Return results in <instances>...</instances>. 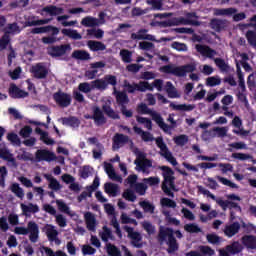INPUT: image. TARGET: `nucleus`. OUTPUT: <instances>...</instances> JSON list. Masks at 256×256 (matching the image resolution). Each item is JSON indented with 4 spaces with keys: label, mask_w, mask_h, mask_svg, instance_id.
I'll return each instance as SVG.
<instances>
[{
    "label": "nucleus",
    "mask_w": 256,
    "mask_h": 256,
    "mask_svg": "<svg viewBox=\"0 0 256 256\" xmlns=\"http://www.w3.org/2000/svg\"><path fill=\"white\" fill-rule=\"evenodd\" d=\"M92 113V115L88 114L84 117L85 119H92L96 127H101L102 125H105V123H107V117H105V115H107L109 119H121L119 113L111 107V101L104 102L102 104V110L99 106H94L92 108Z\"/></svg>",
    "instance_id": "f257e3e1"
},
{
    "label": "nucleus",
    "mask_w": 256,
    "mask_h": 256,
    "mask_svg": "<svg viewBox=\"0 0 256 256\" xmlns=\"http://www.w3.org/2000/svg\"><path fill=\"white\" fill-rule=\"evenodd\" d=\"M175 234L177 238H175ZM177 239H183V233H181V230H176L174 232L173 228H165L163 226L159 227L158 242L160 245H163V243L168 245L167 253H169V255H173V253L179 251V242H177Z\"/></svg>",
    "instance_id": "f03ea898"
},
{
    "label": "nucleus",
    "mask_w": 256,
    "mask_h": 256,
    "mask_svg": "<svg viewBox=\"0 0 256 256\" xmlns=\"http://www.w3.org/2000/svg\"><path fill=\"white\" fill-rule=\"evenodd\" d=\"M198 191L202 193V195H207V197H210L213 201H216L217 205L221 207L222 211H227V209L230 210V221H235L237 218L235 215V211L238 213H241L243 209L237 202H233L231 200H223L222 198H217L214 194L211 193V191L205 189L203 186H198ZM233 209L235 211H233Z\"/></svg>",
    "instance_id": "7ed1b4c3"
},
{
    "label": "nucleus",
    "mask_w": 256,
    "mask_h": 256,
    "mask_svg": "<svg viewBox=\"0 0 256 256\" xmlns=\"http://www.w3.org/2000/svg\"><path fill=\"white\" fill-rule=\"evenodd\" d=\"M160 170L163 172L162 175L164 177L162 191L165 195L173 199L175 197V193H173L171 189L175 191V176H173L175 175V172L169 166H161Z\"/></svg>",
    "instance_id": "20e7f679"
},
{
    "label": "nucleus",
    "mask_w": 256,
    "mask_h": 256,
    "mask_svg": "<svg viewBox=\"0 0 256 256\" xmlns=\"http://www.w3.org/2000/svg\"><path fill=\"white\" fill-rule=\"evenodd\" d=\"M197 67L195 64H185L176 66L174 64L164 65L160 68L161 73L166 75H174V77H187V73H193Z\"/></svg>",
    "instance_id": "39448f33"
},
{
    "label": "nucleus",
    "mask_w": 256,
    "mask_h": 256,
    "mask_svg": "<svg viewBox=\"0 0 256 256\" xmlns=\"http://www.w3.org/2000/svg\"><path fill=\"white\" fill-rule=\"evenodd\" d=\"M33 35H41L42 33H51L50 36L42 37V43L44 45H53V43H57L59 39H57V35H59V28L53 25H47L42 27H36L31 30Z\"/></svg>",
    "instance_id": "423d86ee"
},
{
    "label": "nucleus",
    "mask_w": 256,
    "mask_h": 256,
    "mask_svg": "<svg viewBox=\"0 0 256 256\" xmlns=\"http://www.w3.org/2000/svg\"><path fill=\"white\" fill-rule=\"evenodd\" d=\"M116 103L120 107V111L124 117L131 119L133 117V110H128L127 106L129 105V95L125 91H116Z\"/></svg>",
    "instance_id": "0eeeda50"
},
{
    "label": "nucleus",
    "mask_w": 256,
    "mask_h": 256,
    "mask_svg": "<svg viewBox=\"0 0 256 256\" xmlns=\"http://www.w3.org/2000/svg\"><path fill=\"white\" fill-rule=\"evenodd\" d=\"M152 119L153 121H155L156 125H158V127L168 135H171V130L177 127V121L171 115H169L167 119V121L171 123V125L165 123V120H163V117L159 113H153Z\"/></svg>",
    "instance_id": "6e6552de"
},
{
    "label": "nucleus",
    "mask_w": 256,
    "mask_h": 256,
    "mask_svg": "<svg viewBox=\"0 0 256 256\" xmlns=\"http://www.w3.org/2000/svg\"><path fill=\"white\" fill-rule=\"evenodd\" d=\"M156 145L158 149H160V155L161 157H164L168 163H171L173 167H176L178 165L177 159L173 157V153L169 151V148L167 147V144H165V141H163V137L156 138Z\"/></svg>",
    "instance_id": "1a4fd4ad"
},
{
    "label": "nucleus",
    "mask_w": 256,
    "mask_h": 256,
    "mask_svg": "<svg viewBox=\"0 0 256 256\" xmlns=\"http://www.w3.org/2000/svg\"><path fill=\"white\" fill-rule=\"evenodd\" d=\"M30 73H32L34 79H47L49 75V69L43 63H37L30 68Z\"/></svg>",
    "instance_id": "9d476101"
},
{
    "label": "nucleus",
    "mask_w": 256,
    "mask_h": 256,
    "mask_svg": "<svg viewBox=\"0 0 256 256\" xmlns=\"http://www.w3.org/2000/svg\"><path fill=\"white\" fill-rule=\"evenodd\" d=\"M124 231H126L129 239H131V245H133V247H136V249H141V247H143V244L141 243L143 240L141 233L135 232L133 227L130 226H124Z\"/></svg>",
    "instance_id": "9b49d317"
},
{
    "label": "nucleus",
    "mask_w": 256,
    "mask_h": 256,
    "mask_svg": "<svg viewBox=\"0 0 256 256\" xmlns=\"http://www.w3.org/2000/svg\"><path fill=\"white\" fill-rule=\"evenodd\" d=\"M53 99L62 109L69 107L72 101L71 96L61 90L53 94Z\"/></svg>",
    "instance_id": "f8f14e48"
},
{
    "label": "nucleus",
    "mask_w": 256,
    "mask_h": 256,
    "mask_svg": "<svg viewBox=\"0 0 256 256\" xmlns=\"http://www.w3.org/2000/svg\"><path fill=\"white\" fill-rule=\"evenodd\" d=\"M36 161H46L47 163H51V161H57V156L55 152L49 151L47 149H39L35 153Z\"/></svg>",
    "instance_id": "ddd939ff"
},
{
    "label": "nucleus",
    "mask_w": 256,
    "mask_h": 256,
    "mask_svg": "<svg viewBox=\"0 0 256 256\" xmlns=\"http://www.w3.org/2000/svg\"><path fill=\"white\" fill-rule=\"evenodd\" d=\"M68 51H71V44H61L59 46H52L48 50L50 57H63Z\"/></svg>",
    "instance_id": "4468645a"
},
{
    "label": "nucleus",
    "mask_w": 256,
    "mask_h": 256,
    "mask_svg": "<svg viewBox=\"0 0 256 256\" xmlns=\"http://www.w3.org/2000/svg\"><path fill=\"white\" fill-rule=\"evenodd\" d=\"M8 93L11 99H25L26 97H29V92L22 90L15 83L10 84Z\"/></svg>",
    "instance_id": "2eb2a0df"
},
{
    "label": "nucleus",
    "mask_w": 256,
    "mask_h": 256,
    "mask_svg": "<svg viewBox=\"0 0 256 256\" xmlns=\"http://www.w3.org/2000/svg\"><path fill=\"white\" fill-rule=\"evenodd\" d=\"M177 19L179 25H194L195 27L201 25V22L197 20V13L195 12H188L185 14V18L180 17Z\"/></svg>",
    "instance_id": "dca6fc26"
},
{
    "label": "nucleus",
    "mask_w": 256,
    "mask_h": 256,
    "mask_svg": "<svg viewBox=\"0 0 256 256\" xmlns=\"http://www.w3.org/2000/svg\"><path fill=\"white\" fill-rule=\"evenodd\" d=\"M149 30L142 28L138 30L137 33L131 34V39L133 41H156L155 36L147 34Z\"/></svg>",
    "instance_id": "f3484780"
},
{
    "label": "nucleus",
    "mask_w": 256,
    "mask_h": 256,
    "mask_svg": "<svg viewBox=\"0 0 256 256\" xmlns=\"http://www.w3.org/2000/svg\"><path fill=\"white\" fill-rule=\"evenodd\" d=\"M210 28L216 33H221L227 29L228 22L226 19L212 18L210 20Z\"/></svg>",
    "instance_id": "a211bd4d"
},
{
    "label": "nucleus",
    "mask_w": 256,
    "mask_h": 256,
    "mask_svg": "<svg viewBox=\"0 0 256 256\" xmlns=\"http://www.w3.org/2000/svg\"><path fill=\"white\" fill-rule=\"evenodd\" d=\"M199 251L192 250L188 253H186V256H213L215 255V250L211 248V246H199Z\"/></svg>",
    "instance_id": "6ab92c4d"
},
{
    "label": "nucleus",
    "mask_w": 256,
    "mask_h": 256,
    "mask_svg": "<svg viewBox=\"0 0 256 256\" xmlns=\"http://www.w3.org/2000/svg\"><path fill=\"white\" fill-rule=\"evenodd\" d=\"M196 50L202 57H207L208 59H213L215 55H217V51H215L213 48L209 47L208 45H196Z\"/></svg>",
    "instance_id": "aec40b11"
},
{
    "label": "nucleus",
    "mask_w": 256,
    "mask_h": 256,
    "mask_svg": "<svg viewBox=\"0 0 256 256\" xmlns=\"http://www.w3.org/2000/svg\"><path fill=\"white\" fill-rule=\"evenodd\" d=\"M28 233H30L29 235V239L31 241V243H37L38 239H39V225H37V223L30 221L28 222Z\"/></svg>",
    "instance_id": "412c9836"
},
{
    "label": "nucleus",
    "mask_w": 256,
    "mask_h": 256,
    "mask_svg": "<svg viewBox=\"0 0 256 256\" xmlns=\"http://www.w3.org/2000/svg\"><path fill=\"white\" fill-rule=\"evenodd\" d=\"M84 219L86 221L88 231L95 233V231H97V220L95 219V215H93L91 212H86L84 214Z\"/></svg>",
    "instance_id": "4be33fe9"
},
{
    "label": "nucleus",
    "mask_w": 256,
    "mask_h": 256,
    "mask_svg": "<svg viewBox=\"0 0 256 256\" xmlns=\"http://www.w3.org/2000/svg\"><path fill=\"white\" fill-rule=\"evenodd\" d=\"M241 229V224L239 222H234L230 225H226L224 228V234L226 237H235L237 233H239V230Z\"/></svg>",
    "instance_id": "5701e85b"
},
{
    "label": "nucleus",
    "mask_w": 256,
    "mask_h": 256,
    "mask_svg": "<svg viewBox=\"0 0 256 256\" xmlns=\"http://www.w3.org/2000/svg\"><path fill=\"white\" fill-rule=\"evenodd\" d=\"M104 169L109 179H112V181H118L120 183L123 181V178H121V176L117 175V173L115 172V168H113V164L105 162Z\"/></svg>",
    "instance_id": "b1692460"
},
{
    "label": "nucleus",
    "mask_w": 256,
    "mask_h": 256,
    "mask_svg": "<svg viewBox=\"0 0 256 256\" xmlns=\"http://www.w3.org/2000/svg\"><path fill=\"white\" fill-rule=\"evenodd\" d=\"M129 143V136L121 133H116L113 137V149H119L120 145Z\"/></svg>",
    "instance_id": "393cba45"
},
{
    "label": "nucleus",
    "mask_w": 256,
    "mask_h": 256,
    "mask_svg": "<svg viewBox=\"0 0 256 256\" xmlns=\"http://www.w3.org/2000/svg\"><path fill=\"white\" fill-rule=\"evenodd\" d=\"M242 245L246 249H256V236L255 235H244L241 238Z\"/></svg>",
    "instance_id": "a878e982"
},
{
    "label": "nucleus",
    "mask_w": 256,
    "mask_h": 256,
    "mask_svg": "<svg viewBox=\"0 0 256 256\" xmlns=\"http://www.w3.org/2000/svg\"><path fill=\"white\" fill-rule=\"evenodd\" d=\"M61 121H62V125H65L66 127H72L73 129L81 125V121L79 120V118L75 116L61 118Z\"/></svg>",
    "instance_id": "bb28decb"
},
{
    "label": "nucleus",
    "mask_w": 256,
    "mask_h": 256,
    "mask_svg": "<svg viewBox=\"0 0 256 256\" xmlns=\"http://www.w3.org/2000/svg\"><path fill=\"white\" fill-rule=\"evenodd\" d=\"M0 159H4V161H8L11 163L12 167H17V160L13 157L11 152L7 149H0Z\"/></svg>",
    "instance_id": "cd10ccee"
},
{
    "label": "nucleus",
    "mask_w": 256,
    "mask_h": 256,
    "mask_svg": "<svg viewBox=\"0 0 256 256\" xmlns=\"http://www.w3.org/2000/svg\"><path fill=\"white\" fill-rule=\"evenodd\" d=\"M133 131L134 133H136V135H140L142 141H145V143H149V141H153L154 139L152 133L143 131V129H141L140 127L134 126Z\"/></svg>",
    "instance_id": "c85d7f7f"
},
{
    "label": "nucleus",
    "mask_w": 256,
    "mask_h": 256,
    "mask_svg": "<svg viewBox=\"0 0 256 256\" xmlns=\"http://www.w3.org/2000/svg\"><path fill=\"white\" fill-rule=\"evenodd\" d=\"M23 215L29 217L30 213H39V206L37 204L29 203L28 205H20Z\"/></svg>",
    "instance_id": "c756f323"
},
{
    "label": "nucleus",
    "mask_w": 256,
    "mask_h": 256,
    "mask_svg": "<svg viewBox=\"0 0 256 256\" xmlns=\"http://www.w3.org/2000/svg\"><path fill=\"white\" fill-rule=\"evenodd\" d=\"M57 235H59V232L55 229V226L49 225L46 229V236L49 241H56V243L59 245L61 240L57 238Z\"/></svg>",
    "instance_id": "7c9ffc66"
},
{
    "label": "nucleus",
    "mask_w": 256,
    "mask_h": 256,
    "mask_svg": "<svg viewBox=\"0 0 256 256\" xmlns=\"http://www.w3.org/2000/svg\"><path fill=\"white\" fill-rule=\"evenodd\" d=\"M44 13H48L50 17H57V15H62L63 8L57 7L55 5H48L42 9Z\"/></svg>",
    "instance_id": "2f4dec72"
},
{
    "label": "nucleus",
    "mask_w": 256,
    "mask_h": 256,
    "mask_svg": "<svg viewBox=\"0 0 256 256\" xmlns=\"http://www.w3.org/2000/svg\"><path fill=\"white\" fill-rule=\"evenodd\" d=\"M104 191L111 197H117L119 186L115 183L107 182L104 184Z\"/></svg>",
    "instance_id": "473e14b6"
},
{
    "label": "nucleus",
    "mask_w": 256,
    "mask_h": 256,
    "mask_svg": "<svg viewBox=\"0 0 256 256\" xmlns=\"http://www.w3.org/2000/svg\"><path fill=\"white\" fill-rule=\"evenodd\" d=\"M72 59H77L78 61H89V59H91V54L85 50H74L72 53Z\"/></svg>",
    "instance_id": "72a5a7b5"
},
{
    "label": "nucleus",
    "mask_w": 256,
    "mask_h": 256,
    "mask_svg": "<svg viewBox=\"0 0 256 256\" xmlns=\"http://www.w3.org/2000/svg\"><path fill=\"white\" fill-rule=\"evenodd\" d=\"M166 93L170 99H179L181 95H179V92L177 91V88L173 86V83L168 81L166 82Z\"/></svg>",
    "instance_id": "f704fd0d"
},
{
    "label": "nucleus",
    "mask_w": 256,
    "mask_h": 256,
    "mask_svg": "<svg viewBox=\"0 0 256 256\" xmlns=\"http://www.w3.org/2000/svg\"><path fill=\"white\" fill-rule=\"evenodd\" d=\"M87 46L89 47L90 51H105L107 49V46L103 44L101 41H95V40H89L87 42Z\"/></svg>",
    "instance_id": "c9c22d12"
},
{
    "label": "nucleus",
    "mask_w": 256,
    "mask_h": 256,
    "mask_svg": "<svg viewBox=\"0 0 256 256\" xmlns=\"http://www.w3.org/2000/svg\"><path fill=\"white\" fill-rule=\"evenodd\" d=\"M61 33H63L65 37L74 39V41H79L83 39V36H81V34L77 30L64 28L61 30Z\"/></svg>",
    "instance_id": "e433bc0d"
},
{
    "label": "nucleus",
    "mask_w": 256,
    "mask_h": 256,
    "mask_svg": "<svg viewBox=\"0 0 256 256\" xmlns=\"http://www.w3.org/2000/svg\"><path fill=\"white\" fill-rule=\"evenodd\" d=\"M134 165H136L137 171H142V173H149L147 172V169L150 167H153V161L151 160H145L143 162L134 161Z\"/></svg>",
    "instance_id": "4c0bfd02"
},
{
    "label": "nucleus",
    "mask_w": 256,
    "mask_h": 256,
    "mask_svg": "<svg viewBox=\"0 0 256 256\" xmlns=\"http://www.w3.org/2000/svg\"><path fill=\"white\" fill-rule=\"evenodd\" d=\"M235 13H237V9L236 8H218L215 9L214 11V15H216L217 17L220 16H227V17H231V15H235Z\"/></svg>",
    "instance_id": "58836bf2"
},
{
    "label": "nucleus",
    "mask_w": 256,
    "mask_h": 256,
    "mask_svg": "<svg viewBox=\"0 0 256 256\" xmlns=\"http://www.w3.org/2000/svg\"><path fill=\"white\" fill-rule=\"evenodd\" d=\"M170 107L174 111H193L195 109L194 104H175L173 102L170 103Z\"/></svg>",
    "instance_id": "ea45409f"
},
{
    "label": "nucleus",
    "mask_w": 256,
    "mask_h": 256,
    "mask_svg": "<svg viewBox=\"0 0 256 256\" xmlns=\"http://www.w3.org/2000/svg\"><path fill=\"white\" fill-rule=\"evenodd\" d=\"M227 251H229L230 255H237L243 251V246L239 242H233L230 245L226 246Z\"/></svg>",
    "instance_id": "a19ab883"
},
{
    "label": "nucleus",
    "mask_w": 256,
    "mask_h": 256,
    "mask_svg": "<svg viewBox=\"0 0 256 256\" xmlns=\"http://www.w3.org/2000/svg\"><path fill=\"white\" fill-rule=\"evenodd\" d=\"M44 177L49 181V188L53 191H59L61 184L51 174H44Z\"/></svg>",
    "instance_id": "79ce46f5"
},
{
    "label": "nucleus",
    "mask_w": 256,
    "mask_h": 256,
    "mask_svg": "<svg viewBox=\"0 0 256 256\" xmlns=\"http://www.w3.org/2000/svg\"><path fill=\"white\" fill-rule=\"evenodd\" d=\"M124 89H126L127 93L133 94L135 91H139V88L141 87V82L139 83H129V81L124 80L123 84Z\"/></svg>",
    "instance_id": "37998d69"
},
{
    "label": "nucleus",
    "mask_w": 256,
    "mask_h": 256,
    "mask_svg": "<svg viewBox=\"0 0 256 256\" xmlns=\"http://www.w3.org/2000/svg\"><path fill=\"white\" fill-rule=\"evenodd\" d=\"M100 237L102 241H104V243H108L109 239L111 240L114 239L113 232L107 226H103V232L100 233Z\"/></svg>",
    "instance_id": "c03bdc74"
},
{
    "label": "nucleus",
    "mask_w": 256,
    "mask_h": 256,
    "mask_svg": "<svg viewBox=\"0 0 256 256\" xmlns=\"http://www.w3.org/2000/svg\"><path fill=\"white\" fill-rule=\"evenodd\" d=\"M106 252L109 256H121V250L114 244H106Z\"/></svg>",
    "instance_id": "a18cd8bd"
},
{
    "label": "nucleus",
    "mask_w": 256,
    "mask_h": 256,
    "mask_svg": "<svg viewBox=\"0 0 256 256\" xmlns=\"http://www.w3.org/2000/svg\"><path fill=\"white\" fill-rule=\"evenodd\" d=\"M9 45H11V36L4 33L0 38V51H5Z\"/></svg>",
    "instance_id": "49530a36"
},
{
    "label": "nucleus",
    "mask_w": 256,
    "mask_h": 256,
    "mask_svg": "<svg viewBox=\"0 0 256 256\" xmlns=\"http://www.w3.org/2000/svg\"><path fill=\"white\" fill-rule=\"evenodd\" d=\"M175 145H178V147H185L187 143H189V136L185 134H181L179 136H176L174 138Z\"/></svg>",
    "instance_id": "de8ad7c7"
},
{
    "label": "nucleus",
    "mask_w": 256,
    "mask_h": 256,
    "mask_svg": "<svg viewBox=\"0 0 256 256\" xmlns=\"http://www.w3.org/2000/svg\"><path fill=\"white\" fill-rule=\"evenodd\" d=\"M92 88L93 89H98V91H105L107 89V83L105 82L104 79H96L92 81Z\"/></svg>",
    "instance_id": "09e8293b"
},
{
    "label": "nucleus",
    "mask_w": 256,
    "mask_h": 256,
    "mask_svg": "<svg viewBox=\"0 0 256 256\" xmlns=\"http://www.w3.org/2000/svg\"><path fill=\"white\" fill-rule=\"evenodd\" d=\"M10 189L19 199H23V197H25V192L23 191V188L19 186V183H13Z\"/></svg>",
    "instance_id": "8fccbe9b"
},
{
    "label": "nucleus",
    "mask_w": 256,
    "mask_h": 256,
    "mask_svg": "<svg viewBox=\"0 0 256 256\" xmlns=\"http://www.w3.org/2000/svg\"><path fill=\"white\" fill-rule=\"evenodd\" d=\"M139 205L144 210V213H150L151 215L155 213V205L151 204L149 201H141Z\"/></svg>",
    "instance_id": "3c124183"
},
{
    "label": "nucleus",
    "mask_w": 256,
    "mask_h": 256,
    "mask_svg": "<svg viewBox=\"0 0 256 256\" xmlns=\"http://www.w3.org/2000/svg\"><path fill=\"white\" fill-rule=\"evenodd\" d=\"M136 121L138 123H141L142 125H145L146 129L148 131H153V122L149 118L141 117V116H136Z\"/></svg>",
    "instance_id": "603ef678"
},
{
    "label": "nucleus",
    "mask_w": 256,
    "mask_h": 256,
    "mask_svg": "<svg viewBox=\"0 0 256 256\" xmlns=\"http://www.w3.org/2000/svg\"><path fill=\"white\" fill-rule=\"evenodd\" d=\"M81 25H83L84 27H96L97 19L91 16H87L82 19Z\"/></svg>",
    "instance_id": "864d4df0"
},
{
    "label": "nucleus",
    "mask_w": 256,
    "mask_h": 256,
    "mask_svg": "<svg viewBox=\"0 0 256 256\" xmlns=\"http://www.w3.org/2000/svg\"><path fill=\"white\" fill-rule=\"evenodd\" d=\"M217 137V133L213 131V128L210 130H204L201 134L202 141H210V139H215Z\"/></svg>",
    "instance_id": "5fc2aeb1"
},
{
    "label": "nucleus",
    "mask_w": 256,
    "mask_h": 256,
    "mask_svg": "<svg viewBox=\"0 0 256 256\" xmlns=\"http://www.w3.org/2000/svg\"><path fill=\"white\" fill-rule=\"evenodd\" d=\"M184 230L187 233H201L203 230L199 227V225L195 223H189L184 226Z\"/></svg>",
    "instance_id": "6e6d98bb"
},
{
    "label": "nucleus",
    "mask_w": 256,
    "mask_h": 256,
    "mask_svg": "<svg viewBox=\"0 0 256 256\" xmlns=\"http://www.w3.org/2000/svg\"><path fill=\"white\" fill-rule=\"evenodd\" d=\"M120 57H122V61L124 63H131V61H133V53L127 49H123L120 51Z\"/></svg>",
    "instance_id": "4d7b16f0"
},
{
    "label": "nucleus",
    "mask_w": 256,
    "mask_h": 256,
    "mask_svg": "<svg viewBox=\"0 0 256 256\" xmlns=\"http://www.w3.org/2000/svg\"><path fill=\"white\" fill-rule=\"evenodd\" d=\"M142 228L148 235H153L156 232L155 225L149 221L142 222Z\"/></svg>",
    "instance_id": "13d9d810"
},
{
    "label": "nucleus",
    "mask_w": 256,
    "mask_h": 256,
    "mask_svg": "<svg viewBox=\"0 0 256 256\" xmlns=\"http://www.w3.org/2000/svg\"><path fill=\"white\" fill-rule=\"evenodd\" d=\"M7 139L12 143V145H17L18 147L21 146V139L15 132H11L7 134Z\"/></svg>",
    "instance_id": "bf43d9fd"
},
{
    "label": "nucleus",
    "mask_w": 256,
    "mask_h": 256,
    "mask_svg": "<svg viewBox=\"0 0 256 256\" xmlns=\"http://www.w3.org/2000/svg\"><path fill=\"white\" fill-rule=\"evenodd\" d=\"M138 88L140 93H145V91H153L155 86H153V83L149 84L148 81H140V87Z\"/></svg>",
    "instance_id": "052dcab7"
},
{
    "label": "nucleus",
    "mask_w": 256,
    "mask_h": 256,
    "mask_svg": "<svg viewBox=\"0 0 256 256\" xmlns=\"http://www.w3.org/2000/svg\"><path fill=\"white\" fill-rule=\"evenodd\" d=\"M206 85L208 87H217V85H221V78L217 76H211L206 79Z\"/></svg>",
    "instance_id": "680f3d73"
},
{
    "label": "nucleus",
    "mask_w": 256,
    "mask_h": 256,
    "mask_svg": "<svg viewBox=\"0 0 256 256\" xmlns=\"http://www.w3.org/2000/svg\"><path fill=\"white\" fill-rule=\"evenodd\" d=\"M215 65L220 69V71H229V65L225 63V60L222 58H215L214 59Z\"/></svg>",
    "instance_id": "e2e57ef3"
},
{
    "label": "nucleus",
    "mask_w": 256,
    "mask_h": 256,
    "mask_svg": "<svg viewBox=\"0 0 256 256\" xmlns=\"http://www.w3.org/2000/svg\"><path fill=\"white\" fill-rule=\"evenodd\" d=\"M78 89L82 93H91V91H93V82H91V84H89V82L80 83Z\"/></svg>",
    "instance_id": "0e129e2a"
},
{
    "label": "nucleus",
    "mask_w": 256,
    "mask_h": 256,
    "mask_svg": "<svg viewBox=\"0 0 256 256\" xmlns=\"http://www.w3.org/2000/svg\"><path fill=\"white\" fill-rule=\"evenodd\" d=\"M134 189L138 195H145L147 193V184L138 182L135 184Z\"/></svg>",
    "instance_id": "69168bd1"
},
{
    "label": "nucleus",
    "mask_w": 256,
    "mask_h": 256,
    "mask_svg": "<svg viewBox=\"0 0 256 256\" xmlns=\"http://www.w3.org/2000/svg\"><path fill=\"white\" fill-rule=\"evenodd\" d=\"M160 203L162 207H169L170 209H175V207H177V202L171 200L170 198H162Z\"/></svg>",
    "instance_id": "338daca9"
},
{
    "label": "nucleus",
    "mask_w": 256,
    "mask_h": 256,
    "mask_svg": "<svg viewBox=\"0 0 256 256\" xmlns=\"http://www.w3.org/2000/svg\"><path fill=\"white\" fill-rule=\"evenodd\" d=\"M27 5H29V0H15L9 4L11 9H17V7H27Z\"/></svg>",
    "instance_id": "774afa93"
}]
</instances>
